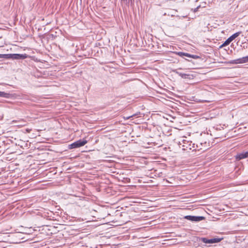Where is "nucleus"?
Listing matches in <instances>:
<instances>
[{"label": "nucleus", "mask_w": 248, "mask_h": 248, "mask_svg": "<svg viewBox=\"0 0 248 248\" xmlns=\"http://www.w3.org/2000/svg\"><path fill=\"white\" fill-rule=\"evenodd\" d=\"M10 59L13 60H23L27 57L26 54H10Z\"/></svg>", "instance_id": "obj_3"}, {"label": "nucleus", "mask_w": 248, "mask_h": 248, "mask_svg": "<svg viewBox=\"0 0 248 248\" xmlns=\"http://www.w3.org/2000/svg\"><path fill=\"white\" fill-rule=\"evenodd\" d=\"M184 145H183V149L184 150H187V149L191 150L192 146L191 145V142L189 143L188 141H186V140H183Z\"/></svg>", "instance_id": "obj_7"}, {"label": "nucleus", "mask_w": 248, "mask_h": 248, "mask_svg": "<svg viewBox=\"0 0 248 248\" xmlns=\"http://www.w3.org/2000/svg\"><path fill=\"white\" fill-rule=\"evenodd\" d=\"M87 143V140L84 139L78 140L68 145V149H72L80 147Z\"/></svg>", "instance_id": "obj_1"}, {"label": "nucleus", "mask_w": 248, "mask_h": 248, "mask_svg": "<svg viewBox=\"0 0 248 248\" xmlns=\"http://www.w3.org/2000/svg\"><path fill=\"white\" fill-rule=\"evenodd\" d=\"M248 62V56L236 60H232L230 62L233 64L243 63Z\"/></svg>", "instance_id": "obj_4"}, {"label": "nucleus", "mask_w": 248, "mask_h": 248, "mask_svg": "<svg viewBox=\"0 0 248 248\" xmlns=\"http://www.w3.org/2000/svg\"><path fill=\"white\" fill-rule=\"evenodd\" d=\"M178 54L179 56H180L181 57L186 56V57H189V58L191 57V54H188L187 53H185V52H179L178 53Z\"/></svg>", "instance_id": "obj_11"}, {"label": "nucleus", "mask_w": 248, "mask_h": 248, "mask_svg": "<svg viewBox=\"0 0 248 248\" xmlns=\"http://www.w3.org/2000/svg\"><path fill=\"white\" fill-rule=\"evenodd\" d=\"M181 69V68H179L175 70V72L180 77H181L182 78L184 79H193L194 76L193 75L189 74H185L179 71V70Z\"/></svg>", "instance_id": "obj_2"}, {"label": "nucleus", "mask_w": 248, "mask_h": 248, "mask_svg": "<svg viewBox=\"0 0 248 248\" xmlns=\"http://www.w3.org/2000/svg\"><path fill=\"white\" fill-rule=\"evenodd\" d=\"M241 33V31H238L237 32H235V33L233 34L232 35L233 37L235 38L237 37H238L240 34Z\"/></svg>", "instance_id": "obj_15"}, {"label": "nucleus", "mask_w": 248, "mask_h": 248, "mask_svg": "<svg viewBox=\"0 0 248 248\" xmlns=\"http://www.w3.org/2000/svg\"><path fill=\"white\" fill-rule=\"evenodd\" d=\"M192 58L197 59L198 58H199V56L196 55H191V57Z\"/></svg>", "instance_id": "obj_17"}, {"label": "nucleus", "mask_w": 248, "mask_h": 248, "mask_svg": "<svg viewBox=\"0 0 248 248\" xmlns=\"http://www.w3.org/2000/svg\"><path fill=\"white\" fill-rule=\"evenodd\" d=\"M228 39L230 40L231 42H232L235 38L233 37L232 35H231L230 37L228 38Z\"/></svg>", "instance_id": "obj_18"}, {"label": "nucleus", "mask_w": 248, "mask_h": 248, "mask_svg": "<svg viewBox=\"0 0 248 248\" xmlns=\"http://www.w3.org/2000/svg\"><path fill=\"white\" fill-rule=\"evenodd\" d=\"M248 157V151L242 152L236 155V159L238 160Z\"/></svg>", "instance_id": "obj_6"}, {"label": "nucleus", "mask_w": 248, "mask_h": 248, "mask_svg": "<svg viewBox=\"0 0 248 248\" xmlns=\"http://www.w3.org/2000/svg\"><path fill=\"white\" fill-rule=\"evenodd\" d=\"M10 54H0V59H10Z\"/></svg>", "instance_id": "obj_10"}, {"label": "nucleus", "mask_w": 248, "mask_h": 248, "mask_svg": "<svg viewBox=\"0 0 248 248\" xmlns=\"http://www.w3.org/2000/svg\"><path fill=\"white\" fill-rule=\"evenodd\" d=\"M231 42L230 41V40L228 38L220 46V47L223 46H225L227 45H228Z\"/></svg>", "instance_id": "obj_13"}, {"label": "nucleus", "mask_w": 248, "mask_h": 248, "mask_svg": "<svg viewBox=\"0 0 248 248\" xmlns=\"http://www.w3.org/2000/svg\"><path fill=\"white\" fill-rule=\"evenodd\" d=\"M228 39L230 40L231 42H232L235 38L233 37L232 35H231L230 37L228 38Z\"/></svg>", "instance_id": "obj_19"}, {"label": "nucleus", "mask_w": 248, "mask_h": 248, "mask_svg": "<svg viewBox=\"0 0 248 248\" xmlns=\"http://www.w3.org/2000/svg\"><path fill=\"white\" fill-rule=\"evenodd\" d=\"M204 217L202 216H193V221L199 222L202 220Z\"/></svg>", "instance_id": "obj_9"}, {"label": "nucleus", "mask_w": 248, "mask_h": 248, "mask_svg": "<svg viewBox=\"0 0 248 248\" xmlns=\"http://www.w3.org/2000/svg\"><path fill=\"white\" fill-rule=\"evenodd\" d=\"M124 3L127 5H129L130 3L132 4L134 0H121Z\"/></svg>", "instance_id": "obj_12"}, {"label": "nucleus", "mask_w": 248, "mask_h": 248, "mask_svg": "<svg viewBox=\"0 0 248 248\" xmlns=\"http://www.w3.org/2000/svg\"><path fill=\"white\" fill-rule=\"evenodd\" d=\"M206 5V2H203L201 4L199 5V6H201V7H205Z\"/></svg>", "instance_id": "obj_16"}, {"label": "nucleus", "mask_w": 248, "mask_h": 248, "mask_svg": "<svg viewBox=\"0 0 248 248\" xmlns=\"http://www.w3.org/2000/svg\"><path fill=\"white\" fill-rule=\"evenodd\" d=\"M202 241L206 244H213L219 242L220 241V239L219 238H213L208 239L206 238H202Z\"/></svg>", "instance_id": "obj_5"}, {"label": "nucleus", "mask_w": 248, "mask_h": 248, "mask_svg": "<svg viewBox=\"0 0 248 248\" xmlns=\"http://www.w3.org/2000/svg\"><path fill=\"white\" fill-rule=\"evenodd\" d=\"M130 117H132V116H131ZM129 118H130V117H127V119H128Z\"/></svg>", "instance_id": "obj_21"}, {"label": "nucleus", "mask_w": 248, "mask_h": 248, "mask_svg": "<svg viewBox=\"0 0 248 248\" xmlns=\"http://www.w3.org/2000/svg\"><path fill=\"white\" fill-rule=\"evenodd\" d=\"M10 96L11 95L9 93L0 91V97L9 98L10 97Z\"/></svg>", "instance_id": "obj_8"}, {"label": "nucleus", "mask_w": 248, "mask_h": 248, "mask_svg": "<svg viewBox=\"0 0 248 248\" xmlns=\"http://www.w3.org/2000/svg\"><path fill=\"white\" fill-rule=\"evenodd\" d=\"M185 218L186 219L188 220L193 221V216H190V215L186 216L185 217Z\"/></svg>", "instance_id": "obj_14"}, {"label": "nucleus", "mask_w": 248, "mask_h": 248, "mask_svg": "<svg viewBox=\"0 0 248 248\" xmlns=\"http://www.w3.org/2000/svg\"><path fill=\"white\" fill-rule=\"evenodd\" d=\"M200 7H201V6H199V5L196 8H195L194 9V12H196L197 11H198L199 8H200Z\"/></svg>", "instance_id": "obj_20"}]
</instances>
